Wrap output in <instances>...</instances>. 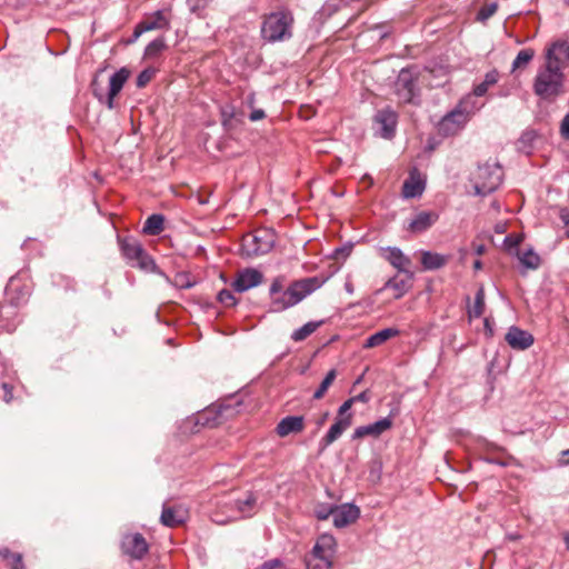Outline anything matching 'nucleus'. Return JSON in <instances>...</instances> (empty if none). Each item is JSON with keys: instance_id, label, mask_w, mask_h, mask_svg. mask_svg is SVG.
I'll use <instances>...</instances> for the list:
<instances>
[{"instance_id": "32", "label": "nucleus", "mask_w": 569, "mask_h": 569, "mask_svg": "<svg viewBox=\"0 0 569 569\" xmlns=\"http://www.w3.org/2000/svg\"><path fill=\"white\" fill-rule=\"evenodd\" d=\"M410 280L408 277L407 279H399L398 277L390 278L383 286V289H392L395 290V298L399 299L402 296L406 295V292L410 288Z\"/></svg>"}, {"instance_id": "37", "label": "nucleus", "mask_w": 569, "mask_h": 569, "mask_svg": "<svg viewBox=\"0 0 569 569\" xmlns=\"http://www.w3.org/2000/svg\"><path fill=\"white\" fill-rule=\"evenodd\" d=\"M522 241V236L521 234H516V233H511V234H508L505 240H503V248L506 251H508L509 253H517L518 250V247L520 244V242Z\"/></svg>"}, {"instance_id": "48", "label": "nucleus", "mask_w": 569, "mask_h": 569, "mask_svg": "<svg viewBox=\"0 0 569 569\" xmlns=\"http://www.w3.org/2000/svg\"><path fill=\"white\" fill-rule=\"evenodd\" d=\"M560 133L565 139H569V113H567L561 121Z\"/></svg>"}, {"instance_id": "16", "label": "nucleus", "mask_w": 569, "mask_h": 569, "mask_svg": "<svg viewBox=\"0 0 569 569\" xmlns=\"http://www.w3.org/2000/svg\"><path fill=\"white\" fill-rule=\"evenodd\" d=\"M359 516L360 509L353 503L337 506L333 513V525L337 528H345L356 522Z\"/></svg>"}, {"instance_id": "54", "label": "nucleus", "mask_w": 569, "mask_h": 569, "mask_svg": "<svg viewBox=\"0 0 569 569\" xmlns=\"http://www.w3.org/2000/svg\"><path fill=\"white\" fill-rule=\"evenodd\" d=\"M2 388L4 390V396H3L4 401L6 402H10L11 399H12V391L9 388V385L8 383H2Z\"/></svg>"}, {"instance_id": "12", "label": "nucleus", "mask_w": 569, "mask_h": 569, "mask_svg": "<svg viewBox=\"0 0 569 569\" xmlns=\"http://www.w3.org/2000/svg\"><path fill=\"white\" fill-rule=\"evenodd\" d=\"M123 553L136 560H141L148 552L149 546L141 533H128L122 538Z\"/></svg>"}, {"instance_id": "55", "label": "nucleus", "mask_w": 569, "mask_h": 569, "mask_svg": "<svg viewBox=\"0 0 569 569\" xmlns=\"http://www.w3.org/2000/svg\"><path fill=\"white\" fill-rule=\"evenodd\" d=\"M12 555H14V553L11 552L9 548H7V547L0 548V557L1 558L11 560Z\"/></svg>"}, {"instance_id": "26", "label": "nucleus", "mask_w": 569, "mask_h": 569, "mask_svg": "<svg viewBox=\"0 0 569 569\" xmlns=\"http://www.w3.org/2000/svg\"><path fill=\"white\" fill-rule=\"evenodd\" d=\"M425 190V182L420 179L416 171L411 172L409 178L403 182L402 196L405 198H416L421 196Z\"/></svg>"}, {"instance_id": "9", "label": "nucleus", "mask_w": 569, "mask_h": 569, "mask_svg": "<svg viewBox=\"0 0 569 569\" xmlns=\"http://www.w3.org/2000/svg\"><path fill=\"white\" fill-rule=\"evenodd\" d=\"M31 295V282L26 273L19 272L12 276L4 289L6 301L12 307L27 303Z\"/></svg>"}, {"instance_id": "46", "label": "nucleus", "mask_w": 569, "mask_h": 569, "mask_svg": "<svg viewBox=\"0 0 569 569\" xmlns=\"http://www.w3.org/2000/svg\"><path fill=\"white\" fill-rule=\"evenodd\" d=\"M536 134L533 131H527V132H523L518 141V144H519V149L520 150H525L527 153H529L528 150H526L527 148V144H530L532 142V140L535 139Z\"/></svg>"}, {"instance_id": "24", "label": "nucleus", "mask_w": 569, "mask_h": 569, "mask_svg": "<svg viewBox=\"0 0 569 569\" xmlns=\"http://www.w3.org/2000/svg\"><path fill=\"white\" fill-rule=\"evenodd\" d=\"M305 428L302 416H288L279 421L276 431L279 437H287L290 433L301 432Z\"/></svg>"}, {"instance_id": "49", "label": "nucleus", "mask_w": 569, "mask_h": 569, "mask_svg": "<svg viewBox=\"0 0 569 569\" xmlns=\"http://www.w3.org/2000/svg\"><path fill=\"white\" fill-rule=\"evenodd\" d=\"M281 566V561L279 559H270L261 563L256 569H274Z\"/></svg>"}, {"instance_id": "4", "label": "nucleus", "mask_w": 569, "mask_h": 569, "mask_svg": "<svg viewBox=\"0 0 569 569\" xmlns=\"http://www.w3.org/2000/svg\"><path fill=\"white\" fill-rule=\"evenodd\" d=\"M293 16L289 10H278L267 14L261 26L263 40L274 43L292 37Z\"/></svg>"}, {"instance_id": "6", "label": "nucleus", "mask_w": 569, "mask_h": 569, "mask_svg": "<svg viewBox=\"0 0 569 569\" xmlns=\"http://www.w3.org/2000/svg\"><path fill=\"white\" fill-rule=\"evenodd\" d=\"M502 168L498 162L480 164L476 173L475 193L487 196L496 191L502 182Z\"/></svg>"}, {"instance_id": "39", "label": "nucleus", "mask_w": 569, "mask_h": 569, "mask_svg": "<svg viewBox=\"0 0 569 569\" xmlns=\"http://www.w3.org/2000/svg\"><path fill=\"white\" fill-rule=\"evenodd\" d=\"M166 48L164 39L163 38H157L153 41H151L147 48H146V56L148 57H156L158 56L163 49Z\"/></svg>"}, {"instance_id": "42", "label": "nucleus", "mask_w": 569, "mask_h": 569, "mask_svg": "<svg viewBox=\"0 0 569 569\" xmlns=\"http://www.w3.org/2000/svg\"><path fill=\"white\" fill-rule=\"evenodd\" d=\"M218 300L226 307H233L237 305V299L233 293L228 289H222L218 293Z\"/></svg>"}, {"instance_id": "2", "label": "nucleus", "mask_w": 569, "mask_h": 569, "mask_svg": "<svg viewBox=\"0 0 569 569\" xmlns=\"http://www.w3.org/2000/svg\"><path fill=\"white\" fill-rule=\"evenodd\" d=\"M286 278L279 276L273 279L269 292L272 311L280 312L302 301L307 296L321 288L326 279L315 276L293 281L283 290Z\"/></svg>"}, {"instance_id": "33", "label": "nucleus", "mask_w": 569, "mask_h": 569, "mask_svg": "<svg viewBox=\"0 0 569 569\" xmlns=\"http://www.w3.org/2000/svg\"><path fill=\"white\" fill-rule=\"evenodd\" d=\"M322 323H323V320L309 321L306 325H303L302 327L295 330L291 335V339L296 342L303 341L310 335H312Z\"/></svg>"}, {"instance_id": "28", "label": "nucleus", "mask_w": 569, "mask_h": 569, "mask_svg": "<svg viewBox=\"0 0 569 569\" xmlns=\"http://www.w3.org/2000/svg\"><path fill=\"white\" fill-rule=\"evenodd\" d=\"M498 80L499 72L496 69L490 70L489 72L486 73L483 81L475 86L472 92L469 93L468 96H472L475 100L478 97L485 96L488 92L489 88L496 84Z\"/></svg>"}, {"instance_id": "25", "label": "nucleus", "mask_w": 569, "mask_h": 569, "mask_svg": "<svg viewBox=\"0 0 569 569\" xmlns=\"http://www.w3.org/2000/svg\"><path fill=\"white\" fill-rule=\"evenodd\" d=\"M450 256L432 252L421 251V264L425 270H438L447 264Z\"/></svg>"}, {"instance_id": "3", "label": "nucleus", "mask_w": 569, "mask_h": 569, "mask_svg": "<svg viewBox=\"0 0 569 569\" xmlns=\"http://www.w3.org/2000/svg\"><path fill=\"white\" fill-rule=\"evenodd\" d=\"M482 106L472 96H465L451 111L441 118L438 123L439 133L445 137L458 133Z\"/></svg>"}, {"instance_id": "35", "label": "nucleus", "mask_w": 569, "mask_h": 569, "mask_svg": "<svg viewBox=\"0 0 569 569\" xmlns=\"http://www.w3.org/2000/svg\"><path fill=\"white\" fill-rule=\"evenodd\" d=\"M535 57V50L531 48L522 49L518 52L512 62V71L527 67Z\"/></svg>"}, {"instance_id": "30", "label": "nucleus", "mask_w": 569, "mask_h": 569, "mask_svg": "<svg viewBox=\"0 0 569 569\" xmlns=\"http://www.w3.org/2000/svg\"><path fill=\"white\" fill-rule=\"evenodd\" d=\"M161 522L167 527H176L184 521L181 510L173 507H163L161 513Z\"/></svg>"}, {"instance_id": "64", "label": "nucleus", "mask_w": 569, "mask_h": 569, "mask_svg": "<svg viewBox=\"0 0 569 569\" xmlns=\"http://www.w3.org/2000/svg\"><path fill=\"white\" fill-rule=\"evenodd\" d=\"M192 284L190 282L186 283V284H181V288H190Z\"/></svg>"}, {"instance_id": "7", "label": "nucleus", "mask_w": 569, "mask_h": 569, "mask_svg": "<svg viewBox=\"0 0 569 569\" xmlns=\"http://www.w3.org/2000/svg\"><path fill=\"white\" fill-rule=\"evenodd\" d=\"M418 72L412 68H403L400 70L395 82V90L398 99L403 103H418Z\"/></svg>"}, {"instance_id": "22", "label": "nucleus", "mask_w": 569, "mask_h": 569, "mask_svg": "<svg viewBox=\"0 0 569 569\" xmlns=\"http://www.w3.org/2000/svg\"><path fill=\"white\" fill-rule=\"evenodd\" d=\"M221 124L224 129L230 130L236 124L241 123L244 117V112L238 109L233 103H224L220 106Z\"/></svg>"}, {"instance_id": "50", "label": "nucleus", "mask_w": 569, "mask_h": 569, "mask_svg": "<svg viewBox=\"0 0 569 569\" xmlns=\"http://www.w3.org/2000/svg\"><path fill=\"white\" fill-rule=\"evenodd\" d=\"M266 118V112L262 109L252 108L251 113L249 114L250 121H259Z\"/></svg>"}, {"instance_id": "45", "label": "nucleus", "mask_w": 569, "mask_h": 569, "mask_svg": "<svg viewBox=\"0 0 569 569\" xmlns=\"http://www.w3.org/2000/svg\"><path fill=\"white\" fill-rule=\"evenodd\" d=\"M209 3V0H187L188 8L193 13H200Z\"/></svg>"}, {"instance_id": "20", "label": "nucleus", "mask_w": 569, "mask_h": 569, "mask_svg": "<svg viewBox=\"0 0 569 569\" xmlns=\"http://www.w3.org/2000/svg\"><path fill=\"white\" fill-rule=\"evenodd\" d=\"M439 219L435 211H420L409 221L407 229L413 233H421L431 228Z\"/></svg>"}, {"instance_id": "40", "label": "nucleus", "mask_w": 569, "mask_h": 569, "mask_svg": "<svg viewBox=\"0 0 569 569\" xmlns=\"http://www.w3.org/2000/svg\"><path fill=\"white\" fill-rule=\"evenodd\" d=\"M156 69L154 68H147L142 70L136 80V84L138 88H144L154 77Z\"/></svg>"}, {"instance_id": "18", "label": "nucleus", "mask_w": 569, "mask_h": 569, "mask_svg": "<svg viewBox=\"0 0 569 569\" xmlns=\"http://www.w3.org/2000/svg\"><path fill=\"white\" fill-rule=\"evenodd\" d=\"M508 345L516 350H526L533 345V337L516 326L509 328L505 337Z\"/></svg>"}, {"instance_id": "31", "label": "nucleus", "mask_w": 569, "mask_h": 569, "mask_svg": "<svg viewBox=\"0 0 569 569\" xmlns=\"http://www.w3.org/2000/svg\"><path fill=\"white\" fill-rule=\"evenodd\" d=\"M516 256L518 257L521 266L525 269L536 270L540 266L541 259L539 254L533 251L532 248H529L522 252L517 251Z\"/></svg>"}, {"instance_id": "13", "label": "nucleus", "mask_w": 569, "mask_h": 569, "mask_svg": "<svg viewBox=\"0 0 569 569\" xmlns=\"http://www.w3.org/2000/svg\"><path fill=\"white\" fill-rule=\"evenodd\" d=\"M263 274L253 268H247L238 272L237 278L232 282V288L237 292H244L262 282Z\"/></svg>"}, {"instance_id": "21", "label": "nucleus", "mask_w": 569, "mask_h": 569, "mask_svg": "<svg viewBox=\"0 0 569 569\" xmlns=\"http://www.w3.org/2000/svg\"><path fill=\"white\" fill-rule=\"evenodd\" d=\"M130 71L127 68H121L116 71L109 79V91L106 97L104 103L109 109L113 108V100L116 96L121 91L123 84L128 80Z\"/></svg>"}, {"instance_id": "14", "label": "nucleus", "mask_w": 569, "mask_h": 569, "mask_svg": "<svg viewBox=\"0 0 569 569\" xmlns=\"http://www.w3.org/2000/svg\"><path fill=\"white\" fill-rule=\"evenodd\" d=\"M382 257L399 272L406 273L409 279L413 278V273L409 270L411 259L401 249L398 247H387L383 249Z\"/></svg>"}, {"instance_id": "23", "label": "nucleus", "mask_w": 569, "mask_h": 569, "mask_svg": "<svg viewBox=\"0 0 569 569\" xmlns=\"http://www.w3.org/2000/svg\"><path fill=\"white\" fill-rule=\"evenodd\" d=\"M143 26L142 30H168L170 28V20L164 10H157L150 14L144 16L140 21Z\"/></svg>"}, {"instance_id": "15", "label": "nucleus", "mask_w": 569, "mask_h": 569, "mask_svg": "<svg viewBox=\"0 0 569 569\" xmlns=\"http://www.w3.org/2000/svg\"><path fill=\"white\" fill-rule=\"evenodd\" d=\"M397 118V113L389 108L377 112L375 121L379 126V132L382 138L390 139L395 134Z\"/></svg>"}, {"instance_id": "53", "label": "nucleus", "mask_w": 569, "mask_h": 569, "mask_svg": "<svg viewBox=\"0 0 569 569\" xmlns=\"http://www.w3.org/2000/svg\"><path fill=\"white\" fill-rule=\"evenodd\" d=\"M143 26L141 22H139L134 30H133V34H132V39L131 41H136L142 33L147 32L146 30H142Z\"/></svg>"}, {"instance_id": "1", "label": "nucleus", "mask_w": 569, "mask_h": 569, "mask_svg": "<svg viewBox=\"0 0 569 569\" xmlns=\"http://www.w3.org/2000/svg\"><path fill=\"white\" fill-rule=\"evenodd\" d=\"M545 60L535 77L533 92L543 100H550L563 93V71L569 66V42H553L546 50Z\"/></svg>"}, {"instance_id": "60", "label": "nucleus", "mask_w": 569, "mask_h": 569, "mask_svg": "<svg viewBox=\"0 0 569 569\" xmlns=\"http://www.w3.org/2000/svg\"><path fill=\"white\" fill-rule=\"evenodd\" d=\"M563 541H565L567 550H569V533L565 535Z\"/></svg>"}, {"instance_id": "38", "label": "nucleus", "mask_w": 569, "mask_h": 569, "mask_svg": "<svg viewBox=\"0 0 569 569\" xmlns=\"http://www.w3.org/2000/svg\"><path fill=\"white\" fill-rule=\"evenodd\" d=\"M335 505H328V503H320L315 508V515L319 520H327L330 516L333 517Z\"/></svg>"}, {"instance_id": "34", "label": "nucleus", "mask_w": 569, "mask_h": 569, "mask_svg": "<svg viewBox=\"0 0 569 569\" xmlns=\"http://www.w3.org/2000/svg\"><path fill=\"white\" fill-rule=\"evenodd\" d=\"M485 311V290L480 287L475 296V303L469 308L468 316L470 319L480 318Z\"/></svg>"}, {"instance_id": "11", "label": "nucleus", "mask_w": 569, "mask_h": 569, "mask_svg": "<svg viewBox=\"0 0 569 569\" xmlns=\"http://www.w3.org/2000/svg\"><path fill=\"white\" fill-rule=\"evenodd\" d=\"M120 249L127 260L141 269L149 270L154 266L153 260L137 239H122L120 241Z\"/></svg>"}, {"instance_id": "27", "label": "nucleus", "mask_w": 569, "mask_h": 569, "mask_svg": "<svg viewBox=\"0 0 569 569\" xmlns=\"http://www.w3.org/2000/svg\"><path fill=\"white\" fill-rule=\"evenodd\" d=\"M398 335H399L398 329H395V328L382 329L378 332H375L370 337H368L363 347L365 348H375V347L381 346L387 340H389Z\"/></svg>"}, {"instance_id": "17", "label": "nucleus", "mask_w": 569, "mask_h": 569, "mask_svg": "<svg viewBox=\"0 0 569 569\" xmlns=\"http://www.w3.org/2000/svg\"><path fill=\"white\" fill-rule=\"evenodd\" d=\"M392 426V420L389 417L382 418L373 423L357 427L352 433V439L358 440L368 436L379 437L385 431L390 429Z\"/></svg>"}, {"instance_id": "62", "label": "nucleus", "mask_w": 569, "mask_h": 569, "mask_svg": "<svg viewBox=\"0 0 569 569\" xmlns=\"http://www.w3.org/2000/svg\"><path fill=\"white\" fill-rule=\"evenodd\" d=\"M350 250H351V248H348V249H346V248H340V249H338V250H337V253H338V252H345V251H346L347 253H349V252H350Z\"/></svg>"}, {"instance_id": "19", "label": "nucleus", "mask_w": 569, "mask_h": 569, "mask_svg": "<svg viewBox=\"0 0 569 569\" xmlns=\"http://www.w3.org/2000/svg\"><path fill=\"white\" fill-rule=\"evenodd\" d=\"M351 425L352 423L350 417L343 419L336 418L335 423L329 428L327 433L319 441L320 451H323L336 440H338Z\"/></svg>"}, {"instance_id": "61", "label": "nucleus", "mask_w": 569, "mask_h": 569, "mask_svg": "<svg viewBox=\"0 0 569 569\" xmlns=\"http://www.w3.org/2000/svg\"><path fill=\"white\" fill-rule=\"evenodd\" d=\"M485 251V247L483 246H478L477 249H476V253L477 254H482Z\"/></svg>"}, {"instance_id": "52", "label": "nucleus", "mask_w": 569, "mask_h": 569, "mask_svg": "<svg viewBox=\"0 0 569 569\" xmlns=\"http://www.w3.org/2000/svg\"><path fill=\"white\" fill-rule=\"evenodd\" d=\"M559 217L563 224L569 227V208H561ZM567 234L569 237V230L567 231Z\"/></svg>"}, {"instance_id": "41", "label": "nucleus", "mask_w": 569, "mask_h": 569, "mask_svg": "<svg viewBox=\"0 0 569 569\" xmlns=\"http://www.w3.org/2000/svg\"><path fill=\"white\" fill-rule=\"evenodd\" d=\"M497 9H498L497 2L488 3V4L483 6L478 11L477 19L479 21H486L496 13Z\"/></svg>"}, {"instance_id": "47", "label": "nucleus", "mask_w": 569, "mask_h": 569, "mask_svg": "<svg viewBox=\"0 0 569 569\" xmlns=\"http://www.w3.org/2000/svg\"><path fill=\"white\" fill-rule=\"evenodd\" d=\"M11 569H23V559L21 553H14L12 555V558L10 560Z\"/></svg>"}, {"instance_id": "51", "label": "nucleus", "mask_w": 569, "mask_h": 569, "mask_svg": "<svg viewBox=\"0 0 569 569\" xmlns=\"http://www.w3.org/2000/svg\"><path fill=\"white\" fill-rule=\"evenodd\" d=\"M351 399L353 400V402H368L370 400V395H369V391L368 390H365L362 392H360L359 395L355 396V397H351Z\"/></svg>"}, {"instance_id": "63", "label": "nucleus", "mask_w": 569, "mask_h": 569, "mask_svg": "<svg viewBox=\"0 0 569 569\" xmlns=\"http://www.w3.org/2000/svg\"><path fill=\"white\" fill-rule=\"evenodd\" d=\"M93 93H94V96H96L100 101H102V98H103V97H102L101 94H99V93L97 92V90H94V91H93Z\"/></svg>"}, {"instance_id": "56", "label": "nucleus", "mask_w": 569, "mask_h": 569, "mask_svg": "<svg viewBox=\"0 0 569 569\" xmlns=\"http://www.w3.org/2000/svg\"><path fill=\"white\" fill-rule=\"evenodd\" d=\"M329 418V412L326 411L317 421H316V426H317V429L319 430L327 421V419Z\"/></svg>"}, {"instance_id": "29", "label": "nucleus", "mask_w": 569, "mask_h": 569, "mask_svg": "<svg viewBox=\"0 0 569 569\" xmlns=\"http://www.w3.org/2000/svg\"><path fill=\"white\" fill-rule=\"evenodd\" d=\"M164 229V217L160 213H153L144 221L142 231L149 236H158Z\"/></svg>"}, {"instance_id": "44", "label": "nucleus", "mask_w": 569, "mask_h": 569, "mask_svg": "<svg viewBox=\"0 0 569 569\" xmlns=\"http://www.w3.org/2000/svg\"><path fill=\"white\" fill-rule=\"evenodd\" d=\"M353 400L351 398L347 399L338 409V416L337 418L339 419H343V418H347V417H350V419L352 420V413L349 412V410L351 409L352 405H353Z\"/></svg>"}, {"instance_id": "57", "label": "nucleus", "mask_w": 569, "mask_h": 569, "mask_svg": "<svg viewBox=\"0 0 569 569\" xmlns=\"http://www.w3.org/2000/svg\"><path fill=\"white\" fill-rule=\"evenodd\" d=\"M561 456H562L563 462H565V463H569V449L563 450V451L561 452Z\"/></svg>"}, {"instance_id": "58", "label": "nucleus", "mask_w": 569, "mask_h": 569, "mask_svg": "<svg viewBox=\"0 0 569 569\" xmlns=\"http://www.w3.org/2000/svg\"><path fill=\"white\" fill-rule=\"evenodd\" d=\"M345 289L346 291L349 293V295H352L353 293V286L351 282H346L345 283Z\"/></svg>"}, {"instance_id": "59", "label": "nucleus", "mask_w": 569, "mask_h": 569, "mask_svg": "<svg viewBox=\"0 0 569 569\" xmlns=\"http://www.w3.org/2000/svg\"><path fill=\"white\" fill-rule=\"evenodd\" d=\"M473 268H475L476 270L481 269V268H482V262H481L480 260H476V261L473 262Z\"/></svg>"}, {"instance_id": "5", "label": "nucleus", "mask_w": 569, "mask_h": 569, "mask_svg": "<svg viewBox=\"0 0 569 569\" xmlns=\"http://www.w3.org/2000/svg\"><path fill=\"white\" fill-rule=\"evenodd\" d=\"M336 539L332 535H321L311 551L310 558L307 559L308 569H329L332 566V559L336 552Z\"/></svg>"}, {"instance_id": "36", "label": "nucleus", "mask_w": 569, "mask_h": 569, "mask_svg": "<svg viewBox=\"0 0 569 569\" xmlns=\"http://www.w3.org/2000/svg\"><path fill=\"white\" fill-rule=\"evenodd\" d=\"M337 377L336 369H331L327 372L325 379L321 381L320 386L313 393V399L320 400L326 395L329 387L333 383L335 379Z\"/></svg>"}, {"instance_id": "43", "label": "nucleus", "mask_w": 569, "mask_h": 569, "mask_svg": "<svg viewBox=\"0 0 569 569\" xmlns=\"http://www.w3.org/2000/svg\"><path fill=\"white\" fill-rule=\"evenodd\" d=\"M238 90H239V96L242 99V103L246 104L248 108L252 109L256 103V93L252 90L247 92L246 90H243L241 88H239Z\"/></svg>"}, {"instance_id": "10", "label": "nucleus", "mask_w": 569, "mask_h": 569, "mask_svg": "<svg viewBox=\"0 0 569 569\" xmlns=\"http://www.w3.org/2000/svg\"><path fill=\"white\" fill-rule=\"evenodd\" d=\"M256 502L257 499L252 493L248 495L243 500H229L224 502V506L229 511L227 518H221L218 513H214L212 520L217 523L223 525L232 520L250 517L252 515Z\"/></svg>"}, {"instance_id": "8", "label": "nucleus", "mask_w": 569, "mask_h": 569, "mask_svg": "<svg viewBox=\"0 0 569 569\" xmlns=\"http://www.w3.org/2000/svg\"><path fill=\"white\" fill-rule=\"evenodd\" d=\"M274 244V234L269 229H260L248 233L242 239V250L248 257L268 253Z\"/></svg>"}]
</instances>
